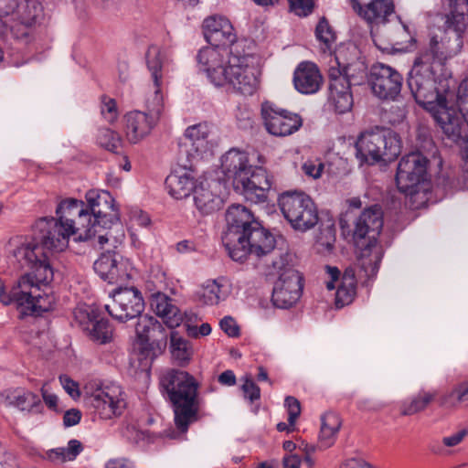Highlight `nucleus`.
Returning a JSON list of instances; mask_svg holds the SVG:
<instances>
[{"label": "nucleus", "mask_w": 468, "mask_h": 468, "mask_svg": "<svg viewBox=\"0 0 468 468\" xmlns=\"http://www.w3.org/2000/svg\"><path fill=\"white\" fill-rule=\"evenodd\" d=\"M73 236L58 218H42L34 225L32 237H16L8 243V263L15 271L26 266L51 265L50 256L68 248Z\"/></svg>", "instance_id": "1"}, {"label": "nucleus", "mask_w": 468, "mask_h": 468, "mask_svg": "<svg viewBox=\"0 0 468 468\" xmlns=\"http://www.w3.org/2000/svg\"><path fill=\"white\" fill-rule=\"evenodd\" d=\"M218 382L225 386H233L236 383L235 374L231 370H226L218 376Z\"/></svg>", "instance_id": "61"}, {"label": "nucleus", "mask_w": 468, "mask_h": 468, "mask_svg": "<svg viewBox=\"0 0 468 468\" xmlns=\"http://www.w3.org/2000/svg\"><path fill=\"white\" fill-rule=\"evenodd\" d=\"M135 332L137 336L135 349L139 353L138 359L144 360V366H147L148 361L151 362L154 358V346L166 339L165 327L155 318L144 315L140 316Z\"/></svg>", "instance_id": "20"}, {"label": "nucleus", "mask_w": 468, "mask_h": 468, "mask_svg": "<svg viewBox=\"0 0 468 468\" xmlns=\"http://www.w3.org/2000/svg\"><path fill=\"white\" fill-rule=\"evenodd\" d=\"M402 76L390 66L378 63L372 66L369 83L373 93L382 100H395L400 93Z\"/></svg>", "instance_id": "25"}, {"label": "nucleus", "mask_w": 468, "mask_h": 468, "mask_svg": "<svg viewBox=\"0 0 468 468\" xmlns=\"http://www.w3.org/2000/svg\"><path fill=\"white\" fill-rule=\"evenodd\" d=\"M80 411L76 409H71L65 412L63 417V423L67 427L74 426L80 422Z\"/></svg>", "instance_id": "58"}, {"label": "nucleus", "mask_w": 468, "mask_h": 468, "mask_svg": "<svg viewBox=\"0 0 468 468\" xmlns=\"http://www.w3.org/2000/svg\"><path fill=\"white\" fill-rule=\"evenodd\" d=\"M458 110L453 108L461 118V131L463 122L468 125V77L464 79L458 87L457 91Z\"/></svg>", "instance_id": "45"}, {"label": "nucleus", "mask_w": 468, "mask_h": 468, "mask_svg": "<svg viewBox=\"0 0 468 468\" xmlns=\"http://www.w3.org/2000/svg\"><path fill=\"white\" fill-rule=\"evenodd\" d=\"M165 186L170 196L182 199L194 193L197 184L189 172L181 170L171 173L165 179Z\"/></svg>", "instance_id": "32"}, {"label": "nucleus", "mask_w": 468, "mask_h": 468, "mask_svg": "<svg viewBox=\"0 0 468 468\" xmlns=\"http://www.w3.org/2000/svg\"><path fill=\"white\" fill-rule=\"evenodd\" d=\"M85 198V204L91 215L92 228L97 234V243L101 248L106 243L116 248L122 243L124 233L114 198L108 191L98 190H89Z\"/></svg>", "instance_id": "10"}, {"label": "nucleus", "mask_w": 468, "mask_h": 468, "mask_svg": "<svg viewBox=\"0 0 468 468\" xmlns=\"http://www.w3.org/2000/svg\"><path fill=\"white\" fill-rule=\"evenodd\" d=\"M74 316L92 341L100 344H106L112 341L113 329L109 321L104 318H99L97 312L90 306L77 308Z\"/></svg>", "instance_id": "27"}, {"label": "nucleus", "mask_w": 468, "mask_h": 468, "mask_svg": "<svg viewBox=\"0 0 468 468\" xmlns=\"http://www.w3.org/2000/svg\"><path fill=\"white\" fill-rule=\"evenodd\" d=\"M332 240H327L326 242L319 241L318 245L323 248V250L326 251H331L333 250V241L335 240L334 238L331 239Z\"/></svg>", "instance_id": "64"}, {"label": "nucleus", "mask_w": 468, "mask_h": 468, "mask_svg": "<svg viewBox=\"0 0 468 468\" xmlns=\"http://www.w3.org/2000/svg\"><path fill=\"white\" fill-rule=\"evenodd\" d=\"M228 63L229 70L226 73V84L241 94L252 95L259 85L255 58L251 55L232 56Z\"/></svg>", "instance_id": "17"}, {"label": "nucleus", "mask_w": 468, "mask_h": 468, "mask_svg": "<svg viewBox=\"0 0 468 468\" xmlns=\"http://www.w3.org/2000/svg\"><path fill=\"white\" fill-rule=\"evenodd\" d=\"M41 394L46 405L52 410H56L58 405V397L55 394L48 392L46 384L41 388Z\"/></svg>", "instance_id": "59"}, {"label": "nucleus", "mask_w": 468, "mask_h": 468, "mask_svg": "<svg viewBox=\"0 0 468 468\" xmlns=\"http://www.w3.org/2000/svg\"><path fill=\"white\" fill-rule=\"evenodd\" d=\"M222 331L230 337L239 335V327L231 316H225L219 322Z\"/></svg>", "instance_id": "52"}, {"label": "nucleus", "mask_w": 468, "mask_h": 468, "mask_svg": "<svg viewBox=\"0 0 468 468\" xmlns=\"http://www.w3.org/2000/svg\"><path fill=\"white\" fill-rule=\"evenodd\" d=\"M146 66L154 83V94L145 101V111L134 110L127 112L124 117V132L127 141L138 144L149 136L157 125L164 112V97L161 88L164 80L167 54L157 46L149 47L146 56Z\"/></svg>", "instance_id": "4"}, {"label": "nucleus", "mask_w": 468, "mask_h": 468, "mask_svg": "<svg viewBox=\"0 0 468 468\" xmlns=\"http://www.w3.org/2000/svg\"><path fill=\"white\" fill-rule=\"evenodd\" d=\"M25 268L30 271L21 275L16 281L14 295L23 315L37 316L50 311L55 303V298L48 287L54 277L53 268L51 265Z\"/></svg>", "instance_id": "8"}, {"label": "nucleus", "mask_w": 468, "mask_h": 468, "mask_svg": "<svg viewBox=\"0 0 468 468\" xmlns=\"http://www.w3.org/2000/svg\"><path fill=\"white\" fill-rule=\"evenodd\" d=\"M118 77L120 81L125 82L129 79V65L126 61H120L118 63Z\"/></svg>", "instance_id": "63"}, {"label": "nucleus", "mask_w": 468, "mask_h": 468, "mask_svg": "<svg viewBox=\"0 0 468 468\" xmlns=\"http://www.w3.org/2000/svg\"><path fill=\"white\" fill-rule=\"evenodd\" d=\"M440 183L450 189H468V154L464 157L462 174L459 177L455 180L452 173H447L440 176Z\"/></svg>", "instance_id": "42"}, {"label": "nucleus", "mask_w": 468, "mask_h": 468, "mask_svg": "<svg viewBox=\"0 0 468 468\" xmlns=\"http://www.w3.org/2000/svg\"><path fill=\"white\" fill-rule=\"evenodd\" d=\"M241 388L245 399H248L250 402L260 399V388L252 381L250 377H244Z\"/></svg>", "instance_id": "51"}, {"label": "nucleus", "mask_w": 468, "mask_h": 468, "mask_svg": "<svg viewBox=\"0 0 468 468\" xmlns=\"http://www.w3.org/2000/svg\"><path fill=\"white\" fill-rule=\"evenodd\" d=\"M341 424L340 417L334 412H328L322 417L319 434L321 447L329 448L334 445Z\"/></svg>", "instance_id": "36"}, {"label": "nucleus", "mask_w": 468, "mask_h": 468, "mask_svg": "<svg viewBox=\"0 0 468 468\" xmlns=\"http://www.w3.org/2000/svg\"><path fill=\"white\" fill-rule=\"evenodd\" d=\"M467 435H468V430L463 429L450 436L443 437L442 443H443V445H445L446 447H449V448L455 447V446L459 445Z\"/></svg>", "instance_id": "55"}, {"label": "nucleus", "mask_w": 468, "mask_h": 468, "mask_svg": "<svg viewBox=\"0 0 468 468\" xmlns=\"http://www.w3.org/2000/svg\"><path fill=\"white\" fill-rule=\"evenodd\" d=\"M93 269L102 280L117 283L132 278L133 266L129 259L108 250L94 261Z\"/></svg>", "instance_id": "24"}, {"label": "nucleus", "mask_w": 468, "mask_h": 468, "mask_svg": "<svg viewBox=\"0 0 468 468\" xmlns=\"http://www.w3.org/2000/svg\"><path fill=\"white\" fill-rule=\"evenodd\" d=\"M324 167V164L320 160L316 159L305 161L302 166V169L303 173L309 177L317 179L321 177Z\"/></svg>", "instance_id": "49"}, {"label": "nucleus", "mask_w": 468, "mask_h": 468, "mask_svg": "<svg viewBox=\"0 0 468 468\" xmlns=\"http://www.w3.org/2000/svg\"><path fill=\"white\" fill-rule=\"evenodd\" d=\"M288 2L291 10L300 16L309 15L314 8L313 0H288Z\"/></svg>", "instance_id": "48"}, {"label": "nucleus", "mask_w": 468, "mask_h": 468, "mask_svg": "<svg viewBox=\"0 0 468 468\" xmlns=\"http://www.w3.org/2000/svg\"><path fill=\"white\" fill-rule=\"evenodd\" d=\"M59 382L64 388V390L72 398L77 399L80 397V392L79 388V384L71 379L67 375H61L59 377Z\"/></svg>", "instance_id": "53"}, {"label": "nucleus", "mask_w": 468, "mask_h": 468, "mask_svg": "<svg viewBox=\"0 0 468 468\" xmlns=\"http://www.w3.org/2000/svg\"><path fill=\"white\" fill-rule=\"evenodd\" d=\"M468 400V381L455 386L451 391L441 398V406L447 409L456 408L459 403Z\"/></svg>", "instance_id": "41"}, {"label": "nucleus", "mask_w": 468, "mask_h": 468, "mask_svg": "<svg viewBox=\"0 0 468 468\" xmlns=\"http://www.w3.org/2000/svg\"><path fill=\"white\" fill-rule=\"evenodd\" d=\"M185 330L188 336L198 338L199 336H206L211 333V326L207 323L202 324L199 327L191 324V319H187L184 323Z\"/></svg>", "instance_id": "46"}, {"label": "nucleus", "mask_w": 468, "mask_h": 468, "mask_svg": "<svg viewBox=\"0 0 468 468\" xmlns=\"http://www.w3.org/2000/svg\"><path fill=\"white\" fill-rule=\"evenodd\" d=\"M261 116L267 131L275 136H287L297 132L303 125L300 115L284 110L273 102L261 104Z\"/></svg>", "instance_id": "21"}, {"label": "nucleus", "mask_w": 468, "mask_h": 468, "mask_svg": "<svg viewBox=\"0 0 468 468\" xmlns=\"http://www.w3.org/2000/svg\"><path fill=\"white\" fill-rule=\"evenodd\" d=\"M434 394L430 392H420L409 400H404L400 404V414L402 416H411L423 411L427 406L433 400Z\"/></svg>", "instance_id": "40"}, {"label": "nucleus", "mask_w": 468, "mask_h": 468, "mask_svg": "<svg viewBox=\"0 0 468 468\" xmlns=\"http://www.w3.org/2000/svg\"><path fill=\"white\" fill-rule=\"evenodd\" d=\"M285 406L288 410V422L290 426H293L297 418L301 414V406L298 399L294 397H287L285 399Z\"/></svg>", "instance_id": "50"}, {"label": "nucleus", "mask_w": 468, "mask_h": 468, "mask_svg": "<svg viewBox=\"0 0 468 468\" xmlns=\"http://www.w3.org/2000/svg\"><path fill=\"white\" fill-rule=\"evenodd\" d=\"M170 349L173 358L181 366L188 364L193 355L191 344L178 335L177 333L171 334Z\"/></svg>", "instance_id": "39"}, {"label": "nucleus", "mask_w": 468, "mask_h": 468, "mask_svg": "<svg viewBox=\"0 0 468 468\" xmlns=\"http://www.w3.org/2000/svg\"><path fill=\"white\" fill-rule=\"evenodd\" d=\"M203 32L210 46L226 48L236 41L231 23L221 16L207 17L203 22Z\"/></svg>", "instance_id": "29"}, {"label": "nucleus", "mask_w": 468, "mask_h": 468, "mask_svg": "<svg viewBox=\"0 0 468 468\" xmlns=\"http://www.w3.org/2000/svg\"><path fill=\"white\" fill-rule=\"evenodd\" d=\"M428 159L420 151L403 156L398 165L396 183L399 190L406 195L415 193V187L424 180Z\"/></svg>", "instance_id": "19"}, {"label": "nucleus", "mask_w": 468, "mask_h": 468, "mask_svg": "<svg viewBox=\"0 0 468 468\" xmlns=\"http://www.w3.org/2000/svg\"><path fill=\"white\" fill-rule=\"evenodd\" d=\"M0 16L16 38H25L44 16L37 0H0Z\"/></svg>", "instance_id": "14"}, {"label": "nucleus", "mask_w": 468, "mask_h": 468, "mask_svg": "<svg viewBox=\"0 0 468 468\" xmlns=\"http://www.w3.org/2000/svg\"><path fill=\"white\" fill-rule=\"evenodd\" d=\"M59 222L72 234L76 240H94L97 234L92 228L91 215L82 200L68 198L59 202L56 208Z\"/></svg>", "instance_id": "16"}, {"label": "nucleus", "mask_w": 468, "mask_h": 468, "mask_svg": "<svg viewBox=\"0 0 468 468\" xmlns=\"http://www.w3.org/2000/svg\"><path fill=\"white\" fill-rule=\"evenodd\" d=\"M91 404L101 418L105 420L121 415L126 408L124 393L116 384L96 389L91 396Z\"/></svg>", "instance_id": "26"}, {"label": "nucleus", "mask_w": 468, "mask_h": 468, "mask_svg": "<svg viewBox=\"0 0 468 468\" xmlns=\"http://www.w3.org/2000/svg\"><path fill=\"white\" fill-rule=\"evenodd\" d=\"M151 306L156 314L162 317L170 328L178 326L182 321V314L178 308L172 303V300L164 293H156L153 296Z\"/></svg>", "instance_id": "34"}, {"label": "nucleus", "mask_w": 468, "mask_h": 468, "mask_svg": "<svg viewBox=\"0 0 468 468\" xmlns=\"http://www.w3.org/2000/svg\"><path fill=\"white\" fill-rule=\"evenodd\" d=\"M283 468H299L301 465V458L296 454H289L283 457Z\"/></svg>", "instance_id": "60"}, {"label": "nucleus", "mask_w": 468, "mask_h": 468, "mask_svg": "<svg viewBox=\"0 0 468 468\" xmlns=\"http://www.w3.org/2000/svg\"><path fill=\"white\" fill-rule=\"evenodd\" d=\"M0 404L6 407H16L22 411H31L40 407L41 401L38 397L32 392L14 389L0 393Z\"/></svg>", "instance_id": "33"}, {"label": "nucleus", "mask_w": 468, "mask_h": 468, "mask_svg": "<svg viewBox=\"0 0 468 468\" xmlns=\"http://www.w3.org/2000/svg\"><path fill=\"white\" fill-rule=\"evenodd\" d=\"M160 386L166 391L174 405L175 424L177 431H166L170 439H179L188 429L190 423L197 420V383L186 371L171 369L160 378Z\"/></svg>", "instance_id": "6"}, {"label": "nucleus", "mask_w": 468, "mask_h": 468, "mask_svg": "<svg viewBox=\"0 0 468 468\" xmlns=\"http://www.w3.org/2000/svg\"><path fill=\"white\" fill-rule=\"evenodd\" d=\"M354 10L371 27L370 34L375 45L379 49H385L378 43L375 27L386 25L395 13L393 0H351Z\"/></svg>", "instance_id": "23"}, {"label": "nucleus", "mask_w": 468, "mask_h": 468, "mask_svg": "<svg viewBox=\"0 0 468 468\" xmlns=\"http://www.w3.org/2000/svg\"><path fill=\"white\" fill-rule=\"evenodd\" d=\"M292 258L289 253H280L271 261V274H277L272 291V303L278 308H289L300 298L303 290V278L292 268Z\"/></svg>", "instance_id": "13"}, {"label": "nucleus", "mask_w": 468, "mask_h": 468, "mask_svg": "<svg viewBox=\"0 0 468 468\" xmlns=\"http://www.w3.org/2000/svg\"><path fill=\"white\" fill-rule=\"evenodd\" d=\"M83 447L80 441L72 439L69 441L66 447H58L47 452V457L51 462L65 463L76 459L82 452Z\"/></svg>", "instance_id": "38"}, {"label": "nucleus", "mask_w": 468, "mask_h": 468, "mask_svg": "<svg viewBox=\"0 0 468 468\" xmlns=\"http://www.w3.org/2000/svg\"><path fill=\"white\" fill-rule=\"evenodd\" d=\"M219 188V182L215 180L197 184L193 195L195 206L201 214H212L220 208L223 200L218 194Z\"/></svg>", "instance_id": "30"}, {"label": "nucleus", "mask_w": 468, "mask_h": 468, "mask_svg": "<svg viewBox=\"0 0 468 468\" xmlns=\"http://www.w3.org/2000/svg\"><path fill=\"white\" fill-rule=\"evenodd\" d=\"M208 127L206 123H198L189 126L185 132L186 140L185 145H188L195 150L197 154L206 153L208 146Z\"/></svg>", "instance_id": "37"}, {"label": "nucleus", "mask_w": 468, "mask_h": 468, "mask_svg": "<svg viewBox=\"0 0 468 468\" xmlns=\"http://www.w3.org/2000/svg\"><path fill=\"white\" fill-rule=\"evenodd\" d=\"M221 170L228 179L247 200L253 203L263 202L271 183L267 172L260 166L249 164L245 152L233 148L221 157Z\"/></svg>", "instance_id": "7"}, {"label": "nucleus", "mask_w": 468, "mask_h": 468, "mask_svg": "<svg viewBox=\"0 0 468 468\" xmlns=\"http://www.w3.org/2000/svg\"><path fill=\"white\" fill-rule=\"evenodd\" d=\"M434 67L416 56L407 84L415 101L431 113L444 134L457 142L461 138V118L448 105L446 94L435 87Z\"/></svg>", "instance_id": "3"}, {"label": "nucleus", "mask_w": 468, "mask_h": 468, "mask_svg": "<svg viewBox=\"0 0 468 468\" xmlns=\"http://www.w3.org/2000/svg\"><path fill=\"white\" fill-rule=\"evenodd\" d=\"M326 272L330 280L326 282V288H336L335 304L338 308L350 303L356 294V280L355 271L352 268L346 269L341 275L336 267L326 266Z\"/></svg>", "instance_id": "28"}, {"label": "nucleus", "mask_w": 468, "mask_h": 468, "mask_svg": "<svg viewBox=\"0 0 468 468\" xmlns=\"http://www.w3.org/2000/svg\"><path fill=\"white\" fill-rule=\"evenodd\" d=\"M101 112L109 122H113L119 115L115 101L110 98H103Z\"/></svg>", "instance_id": "47"}, {"label": "nucleus", "mask_w": 468, "mask_h": 468, "mask_svg": "<svg viewBox=\"0 0 468 468\" xmlns=\"http://www.w3.org/2000/svg\"><path fill=\"white\" fill-rule=\"evenodd\" d=\"M347 51L352 56L346 58L344 50H340L335 57V64L329 69V97L339 113L351 110L353 96L350 90L352 86L363 84L367 79V66L359 57V50L351 46Z\"/></svg>", "instance_id": "5"}, {"label": "nucleus", "mask_w": 468, "mask_h": 468, "mask_svg": "<svg viewBox=\"0 0 468 468\" xmlns=\"http://www.w3.org/2000/svg\"><path fill=\"white\" fill-rule=\"evenodd\" d=\"M399 135L387 128L375 127L360 133L356 142V156L360 164L391 162L401 152Z\"/></svg>", "instance_id": "12"}, {"label": "nucleus", "mask_w": 468, "mask_h": 468, "mask_svg": "<svg viewBox=\"0 0 468 468\" xmlns=\"http://www.w3.org/2000/svg\"><path fill=\"white\" fill-rule=\"evenodd\" d=\"M278 203L283 217L293 229L304 232L317 224V207L303 192H285L280 196Z\"/></svg>", "instance_id": "15"}, {"label": "nucleus", "mask_w": 468, "mask_h": 468, "mask_svg": "<svg viewBox=\"0 0 468 468\" xmlns=\"http://www.w3.org/2000/svg\"><path fill=\"white\" fill-rule=\"evenodd\" d=\"M468 23L463 14L445 15L442 27L434 32L429 43L417 57L432 64L441 66L457 56L463 46V36Z\"/></svg>", "instance_id": "11"}, {"label": "nucleus", "mask_w": 468, "mask_h": 468, "mask_svg": "<svg viewBox=\"0 0 468 468\" xmlns=\"http://www.w3.org/2000/svg\"><path fill=\"white\" fill-rule=\"evenodd\" d=\"M232 56L227 48L209 46L199 50L197 61L200 69L215 86H223L226 84V73L229 70L228 60Z\"/></svg>", "instance_id": "22"}, {"label": "nucleus", "mask_w": 468, "mask_h": 468, "mask_svg": "<svg viewBox=\"0 0 468 468\" xmlns=\"http://www.w3.org/2000/svg\"><path fill=\"white\" fill-rule=\"evenodd\" d=\"M105 309L113 319L125 323L141 315L144 302L141 292L135 287H121L111 294Z\"/></svg>", "instance_id": "18"}, {"label": "nucleus", "mask_w": 468, "mask_h": 468, "mask_svg": "<svg viewBox=\"0 0 468 468\" xmlns=\"http://www.w3.org/2000/svg\"><path fill=\"white\" fill-rule=\"evenodd\" d=\"M106 468H134L133 463L126 459H115L110 460Z\"/></svg>", "instance_id": "62"}, {"label": "nucleus", "mask_w": 468, "mask_h": 468, "mask_svg": "<svg viewBox=\"0 0 468 468\" xmlns=\"http://www.w3.org/2000/svg\"><path fill=\"white\" fill-rule=\"evenodd\" d=\"M322 75L318 68L311 62H302L294 71L295 89L303 94H314L322 84Z\"/></svg>", "instance_id": "31"}, {"label": "nucleus", "mask_w": 468, "mask_h": 468, "mask_svg": "<svg viewBox=\"0 0 468 468\" xmlns=\"http://www.w3.org/2000/svg\"><path fill=\"white\" fill-rule=\"evenodd\" d=\"M406 116V110L403 106H391L388 112H386V118L391 124L400 123Z\"/></svg>", "instance_id": "54"}, {"label": "nucleus", "mask_w": 468, "mask_h": 468, "mask_svg": "<svg viewBox=\"0 0 468 468\" xmlns=\"http://www.w3.org/2000/svg\"><path fill=\"white\" fill-rule=\"evenodd\" d=\"M16 287V282L12 286L10 292L8 293L5 292V287L4 282L0 279V302L3 304L8 305L13 302L16 303V297H15V295H14Z\"/></svg>", "instance_id": "57"}, {"label": "nucleus", "mask_w": 468, "mask_h": 468, "mask_svg": "<svg viewBox=\"0 0 468 468\" xmlns=\"http://www.w3.org/2000/svg\"><path fill=\"white\" fill-rule=\"evenodd\" d=\"M229 293L228 282L223 279L207 281L198 291L200 300L207 305L218 304Z\"/></svg>", "instance_id": "35"}, {"label": "nucleus", "mask_w": 468, "mask_h": 468, "mask_svg": "<svg viewBox=\"0 0 468 468\" xmlns=\"http://www.w3.org/2000/svg\"><path fill=\"white\" fill-rule=\"evenodd\" d=\"M352 239L361 250L359 264L368 278L377 274L382 259V251L377 244V237L383 227V212L375 205L364 209L354 220Z\"/></svg>", "instance_id": "9"}, {"label": "nucleus", "mask_w": 468, "mask_h": 468, "mask_svg": "<svg viewBox=\"0 0 468 468\" xmlns=\"http://www.w3.org/2000/svg\"><path fill=\"white\" fill-rule=\"evenodd\" d=\"M315 36L322 45L321 48L323 51H330L335 42V34L326 19H320L315 28Z\"/></svg>", "instance_id": "43"}, {"label": "nucleus", "mask_w": 468, "mask_h": 468, "mask_svg": "<svg viewBox=\"0 0 468 468\" xmlns=\"http://www.w3.org/2000/svg\"><path fill=\"white\" fill-rule=\"evenodd\" d=\"M123 436L133 443H139L144 441L148 435L144 431L136 429L134 426H128L123 432Z\"/></svg>", "instance_id": "56"}, {"label": "nucleus", "mask_w": 468, "mask_h": 468, "mask_svg": "<svg viewBox=\"0 0 468 468\" xmlns=\"http://www.w3.org/2000/svg\"><path fill=\"white\" fill-rule=\"evenodd\" d=\"M226 222L222 242L232 260L243 261L248 257L261 258L273 250V235L254 218L246 207L231 205L226 212Z\"/></svg>", "instance_id": "2"}, {"label": "nucleus", "mask_w": 468, "mask_h": 468, "mask_svg": "<svg viewBox=\"0 0 468 468\" xmlns=\"http://www.w3.org/2000/svg\"><path fill=\"white\" fill-rule=\"evenodd\" d=\"M97 143L108 151L116 152L122 145V138L109 128H101L98 130Z\"/></svg>", "instance_id": "44"}]
</instances>
